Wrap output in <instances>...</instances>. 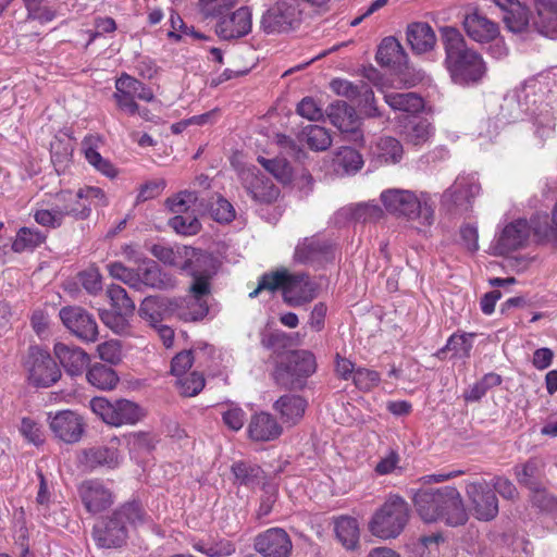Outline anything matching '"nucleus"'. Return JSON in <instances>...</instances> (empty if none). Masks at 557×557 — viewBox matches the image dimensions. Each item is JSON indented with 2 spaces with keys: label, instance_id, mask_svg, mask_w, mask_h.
<instances>
[{
  "label": "nucleus",
  "instance_id": "obj_38",
  "mask_svg": "<svg viewBox=\"0 0 557 557\" xmlns=\"http://www.w3.org/2000/svg\"><path fill=\"white\" fill-rule=\"evenodd\" d=\"M101 139L96 135H87L82 141V149L86 160L100 173L108 177H115L117 174L114 165L107 159H103L98 152Z\"/></svg>",
  "mask_w": 557,
  "mask_h": 557
},
{
  "label": "nucleus",
  "instance_id": "obj_42",
  "mask_svg": "<svg viewBox=\"0 0 557 557\" xmlns=\"http://www.w3.org/2000/svg\"><path fill=\"white\" fill-rule=\"evenodd\" d=\"M362 165V156L359 151L350 147H342L333 159L334 170L339 175L355 174Z\"/></svg>",
  "mask_w": 557,
  "mask_h": 557
},
{
  "label": "nucleus",
  "instance_id": "obj_49",
  "mask_svg": "<svg viewBox=\"0 0 557 557\" xmlns=\"http://www.w3.org/2000/svg\"><path fill=\"white\" fill-rule=\"evenodd\" d=\"M533 29L544 37L557 39V12L539 9L537 20L533 22Z\"/></svg>",
  "mask_w": 557,
  "mask_h": 557
},
{
  "label": "nucleus",
  "instance_id": "obj_27",
  "mask_svg": "<svg viewBox=\"0 0 557 557\" xmlns=\"http://www.w3.org/2000/svg\"><path fill=\"white\" fill-rule=\"evenodd\" d=\"M462 25L467 35L478 42H488L495 39L499 32L497 24L476 11L467 14Z\"/></svg>",
  "mask_w": 557,
  "mask_h": 557
},
{
  "label": "nucleus",
  "instance_id": "obj_48",
  "mask_svg": "<svg viewBox=\"0 0 557 557\" xmlns=\"http://www.w3.org/2000/svg\"><path fill=\"white\" fill-rule=\"evenodd\" d=\"M107 296L109 297L114 310L127 315H132L134 313L135 302L122 286L115 284L110 285L107 289Z\"/></svg>",
  "mask_w": 557,
  "mask_h": 557
},
{
  "label": "nucleus",
  "instance_id": "obj_47",
  "mask_svg": "<svg viewBox=\"0 0 557 557\" xmlns=\"http://www.w3.org/2000/svg\"><path fill=\"white\" fill-rule=\"evenodd\" d=\"M258 162L278 182L283 184L292 182L293 168L285 158L265 159L263 157H259Z\"/></svg>",
  "mask_w": 557,
  "mask_h": 557
},
{
  "label": "nucleus",
  "instance_id": "obj_40",
  "mask_svg": "<svg viewBox=\"0 0 557 557\" xmlns=\"http://www.w3.org/2000/svg\"><path fill=\"white\" fill-rule=\"evenodd\" d=\"M231 469L235 476V482L240 485L255 488L264 483V471L256 463L239 460L234 462Z\"/></svg>",
  "mask_w": 557,
  "mask_h": 557
},
{
  "label": "nucleus",
  "instance_id": "obj_28",
  "mask_svg": "<svg viewBox=\"0 0 557 557\" xmlns=\"http://www.w3.org/2000/svg\"><path fill=\"white\" fill-rule=\"evenodd\" d=\"M53 351L61 366L71 375L82 374L89 361L88 354L74 345L57 343Z\"/></svg>",
  "mask_w": 557,
  "mask_h": 557
},
{
  "label": "nucleus",
  "instance_id": "obj_64",
  "mask_svg": "<svg viewBox=\"0 0 557 557\" xmlns=\"http://www.w3.org/2000/svg\"><path fill=\"white\" fill-rule=\"evenodd\" d=\"M195 361L193 350H183L176 354L171 361V373L178 379L186 374Z\"/></svg>",
  "mask_w": 557,
  "mask_h": 557
},
{
  "label": "nucleus",
  "instance_id": "obj_62",
  "mask_svg": "<svg viewBox=\"0 0 557 557\" xmlns=\"http://www.w3.org/2000/svg\"><path fill=\"white\" fill-rule=\"evenodd\" d=\"M352 380L359 389L370 391L380 383L381 375L374 370L358 368L352 375Z\"/></svg>",
  "mask_w": 557,
  "mask_h": 557
},
{
  "label": "nucleus",
  "instance_id": "obj_23",
  "mask_svg": "<svg viewBox=\"0 0 557 557\" xmlns=\"http://www.w3.org/2000/svg\"><path fill=\"white\" fill-rule=\"evenodd\" d=\"M332 245L315 236L306 237L295 248L294 261L301 264H312L329 260Z\"/></svg>",
  "mask_w": 557,
  "mask_h": 557
},
{
  "label": "nucleus",
  "instance_id": "obj_1",
  "mask_svg": "<svg viewBox=\"0 0 557 557\" xmlns=\"http://www.w3.org/2000/svg\"><path fill=\"white\" fill-rule=\"evenodd\" d=\"M445 51V66L455 84L469 86L478 84L486 74L482 55L469 48L462 34L453 26L440 28Z\"/></svg>",
  "mask_w": 557,
  "mask_h": 557
},
{
  "label": "nucleus",
  "instance_id": "obj_26",
  "mask_svg": "<svg viewBox=\"0 0 557 557\" xmlns=\"http://www.w3.org/2000/svg\"><path fill=\"white\" fill-rule=\"evenodd\" d=\"M282 426L276 419L268 412L255 413L248 423V435L256 442H270L282 434Z\"/></svg>",
  "mask_w": 557,
  "mask_h": 557
},
{
  "label": "nucleus",
  "instance_id": "obj_8",
  "mask_svg": "<svg viewBox=\"0 0 557 557\" xmlns=\"http://www.w3.org/2000/svg\"><path fill=\"white\" fill-rule=\"evenodd\" d=\"M408 519V504L400 496L393 495L373 513L368 529L376 537L395 539L403 532Z\"/></svg>",
  "mask_w": 557,
  "mask_h": 557
},
{
  "label": "nucleus",
  "instance_id": "obj_17",
  "mask_svg": "<svg viewBox=\"0 0 557 557\" xmlns=\"http://www.w3.org/2000/svg\"><path fill=\"white\" fill-rule=\"evenodd\" d=\"M49 425L60 441L66 444L77 443L85 431L83 418L71 410L57 412L53 417L49 414Z\"/></svg>",
  "mask_w": 557,
  "mask_h": 557
},
{
  "label": "nucleus",
  "instance_id": "obj_13",
  "mask_svg": "<svg viewBox=\"0 0 557 557\" xmlns=\"http://www.w3.org/2000/svg\"><path fill=\"white\" fill-rule=\"evenodd\" d=\"M480 185L469 177H457L455 183L442 195V205L448 210L467 212L472 207V199L479 195Z\"/></svg>",
  "mask_w": 557,
  "mask_h": 557
},
{
  "label": "nucleus",
  "instance_id": "obj_56",
  "mask_svg": "<svg viewBox=\"0 0 557 557\" xmlns=\"http://www.w3.org/2000/svg\"><path fill=\"white\" fill-rule=\"evenodd\" d=\"M529 226L539 239H557V228L548 214H536Z\"/></svg>",
  "mask_w": 557,
  "mask_h": 557
},
{
  "label": "nucleus",
  "instance_id": "obj_18",
  "mask_svg": "<svg viewBox=\"0 0 557 557\" xmlns=\"http://www.w3.org/2000/svg\"><path fill=\"white\" fill-rule=\"evenodd\" d=\"M466 493L473 505L475 517L479 520L490 521L498 513V499L485 482L467 484Z\"/></svg>",
  "mask_w": 557,
  "mask_h": 557
},
{
  "label": "nucleus",
  "instance_id": "obj_20",
  "mask_svg": "<svg viewBox=\"0 0 557 557\" xmlns=\"http://www.w3.org/2000/svg\"><path fill=\"white\" fill-rule=\"evenodd\" d=\"M78 495L86 510L98 513L109 508L113 503L111 491L99 480H86L78 486Z\"/></svg>",
  "mask_w": 557,
  "mask_h": 557
},
{
  "label": "nucleus",
  "instance_id": "obj_9",
  "mask_svg": "<svg viewBox=\"0 0 557 557\" xmlns=\"http://www.w3.org/2000/svg\"><path fill=\"white\" fill-rule=\"evenodd\" d=\"M89 407L104 423L112 426L135 424L145 416L136 403L127 399L110 401L104 397H94L89 401Z\"/></svg>",
  "mask_w": 557,
  "mask_h": 557
},
{
  "label": "nucleus",
  "instance_id": "obj_12",
  "mask_svg": "<svg viewBox=\"0 0 557 557\" xmlns=\"http://www.w3.org/2000/svg\"><path fill=\"white\" fill-rule=\"evenodd\" d=\"M65 327L76 337L84 342H96L98 339V325L87 310L82 307H64L59 312Z\"/></svg>",
  "mask_w": 557,
  "mask_h": 557
},
{
  "label": "nucleus",
  "instance_id": "obj_11",
  "mask_svg": "<svg viewBox=\"0 0 557 557\" xmlns=\"http://www.w3.org/2000/svg\"><path fill=\"white\" fill-rule=\"evenodd\" d=\"M301 22V11L289 0H277L263 14L261 29L267 34H280L295 29Z\"/></svg>",
  "mask_w": 557,
  "mask_h": 557
},
{
  "label": "nucleus",
  "instance_id": "obj_57",
  "mask_svg": "<svg viewBox=\"0 0 557 557\" xmlns=\"http://www.w3.org/2000/svg\"><path fill=\"white\" fill-rule=\"evenodd\" d=\"M473 336V333L453 334L438 354L451 350L460 357H469L472 349L471 338Z\"/></svg>",
  "mask_w": 557,
  "mask_h": 557
},
{
  "label": "nucleus",
  "instance_id": "obj_60",
  "mask_svg": "<svg viewBox=\"0 0 557 557\" xmlns=\"http://www.w3.org/2000/svg\"><path fill=\"white\" fill-rule=\"evenodd\" d=\"M169 225L182 235H195L201 228V224L196 216L182 215L181 213L170 219Z\"/></svg>",
  "mask_w": 557,
  "mask_h": 557
},
{
  "label": "nucleus",
  "instance_id": "obj_10",
  "mask_svg": "<svg viewBox=\"0 0 557 557\" xmlns=\"http://www.w3.org/2000/svg\"><path fill=\"white\" fill-rule=\"evenodd\" d=\"M23 366L28 373L29 382L38 387H49L61 377V370L49 351L30 346L24 358Z\"/></svg>",
  "mask_w": 557,
  "mask_h": 557
},
{
  "label": "nucleus",
  "instance_id": "obj_34",
  "mask_svg": "<svg viewBox=\"0 0 557 557\" xmlns=\"http://www.w3.org/2000/svg\"><path fill=\"white\" fill-rule=\"evenodd\" d=\"M307 408L305 398L298 395H283L273 405V409L281 416L283 423L297 424L304 417Z\"/></svg>",
  "mask_w": 557,
  "mask_h": 557
},
{
  "label": "nucleus",
  "instance_id": "obj_51",
  "mask_svg": "<svg viewBox=\"0 0 557 557\" xmlns=\"http://www.w3.org/2000/svg\"><path fill=\"white\" fill-rule=\"evenodd\" d=\"M529 492V499L533 507L544 512L557 511V497L549 493L545 484Z\"/></svg>",
  "mask_w": 557,
  "mask_h": 557
},
{
  "label": "nucleus",
  "instance_id": "obj_54",
  "mask_svg": "<svg viewBox=\"0 0 557 557\" xmlns=\"http://www.w3.org/2000/svg\"><path fill=\"white\" fill-rule=\"evenodd\" d=\"M206 380L202 373L194 371L177 379V387L181 395L193 397L199 394L205 387Z\"/></svg>",
  "mask_w": 557,
  "mask_h": 557
},
{
  "label": "nucleus",
  "instance_id": "obj_24",
  "mask_svg": "<svg viewBox=\"0 0 557 557\" xmlns=\"http://www.w3.org/2000/svg\"><path fill=\"white\" fill-rule=\"evenodd\" d=\"M139 290L143 286L153 289L164 290L175 286V280L172 275L163 272L159 264L148 258H144L138 264Z\"/></svg>",
  "mask_w": 557,
  "mask_h": 557
},
{
  "label": "nucleus",
  "instance_id": "obj_2",
  "mask_svg": "<svg viewBox=\"0 0 557 557\" xmlns=\"http://www.w3.org/2000/svg\"><path fill=\"white\" fill-rule=\"evenodd\" d=\"M412 500L419 517L424 522L443 521L449 527H458L468 521L462 497L454 486L418 490Z\"/></svg>",
  "mask_w": 557,
  "mask_h": 557
},
{
  "label": "nucleus",
  "instance_id": "obj_6",
  "mask_svg": "<svg viewBox=\"0 0 557 557\" xmlns=\"http://www.w3.org/2000/svg\"><path fill=\"white\" fill-rule=\"evenodd\" d=\"M191 205L201 213L209 212L212 219L219 223H230L236 216L232 203L220 195L208 199L196 190L186 189L166 200L168 208L174 213H184Z\"/></svg>",
  "mask_w": 557,
  "mask_h": 557
},
{
  "label": "nucleus",
  "instance_id": "obj_3",
  "mask_svg": "<svg viewBox=\"0 0 557 557\" xmlns=\"http://www.w3.org/2000/svg\"><path fill=\"white\" fill-rule=\"evenodd\" d=\"M282 290L283 300L290 307H300L312 301L315 294V284L305 273L290 274L287 270L264 273L258 282L257 288L250 294V298L257 297L261 292Z\"/></svg>",
  "mask_w": 557,
  "mask_h": 557
},
{
  "label": "nucleus",
  "instance_id": "obj_19",
  "mask_svg": "<svg viewBox=\"0 0 557 557\" xmlns=\"http://www.w3.org/2000/svg\"><path fill=\"white\" fill-rule=\"evenodd\" d=\"M151 255L164 264L188 270L191 262H199L203 259V253L189 246H177L172 248L169 246L154 244L150 248Z\"/></svg>",
  "mask_w": 557,
  "mask_h": 557
},
{
  "label": "nucleus",
  "instance_id": "obj_39",
  "mask_svg": "<svg viewBox=\"0 0 557 557\" xmlns=\"http://www.w3.org/2000/svg\"><path fill=\"white\" fill-rule=\"evenodd\" d=\"M171 298L146 297L139 307V315L151 326H158L164 317L172 315Z\"/></svg>",
  "mask_w": 557,
  "mask_h": 557
},
{
  "label": "nucleus",
  "instance_id": "obj_61",
  "mask_svg": "<svg viewBox=\"0 0 557 557\" xmlns=\"http://www.w3.org/2000/svg\"><path fill=\"white\" fill-rule=\"evenodd\" d=\"M99 315L101 321L116 334L124 333L128 327V315L117 310L113 309V311H110L103 309L100 310Z\"/></svg>",
  "mask_w": 557,
  "mask_h": 557
},
{
  "label": "nucleus",
  "instance_id": "obj_16",
  "mask_svg": "<svg viewBox=\"0 0 557 557\" xmlns=\"http://www.w3.org/2000/svg\"><path fill=\"white\" fill-rule=\"evenodd\" d=\"M327 117L331 123L342 133L346 134L347 140L358 143L363 139L359 129V119L352 107L345 101L337 100L332 102L326 109Z\"/></svg>",
  "mask_w": 557,
  "mask_h": 557
},
{
  "label": "nucleus",
  "instance_id": "obj_5",
  "mask_svg": "<svg viewBox=\"0 0 557 557\" xmlns=\"http://www.w3.org/2000/svg\"><path fill=\"white\" fill-rule=\"evenodd\" d=\"M381 200L386 211L394 215L419 220L422 226L434 222V207L428 194L417 196L411 190L387 189L381 194Z\"/></svg>",
  "mask_w": 557,
  "mask_h": 557
},
{
  "label": "nucleus",
  "instance_id": "obj_31",
  "mask_svg": "<svg viewBox=\"0 0 557 557\" xmlns=\"http://www.w3.org/2000/svg\"><path fill=\"white\" fill-rule=\"evenodd\" d=\"M375 59L381 66L401 70L407 65L408 57L403 46L394 37H386L380 44Z\"/></svg>",
  "mask_w": 557,
  "mask_h": 557
},
{
  "label": "nucleus",
  "instance_id": "obj_21",
  "mask_svg": "<svg viewBox=\"0 0 557 557\" xmlns=\"http://www.w3.org/2000/svg\"><path fill=\"white\" fill-rule=\"evenodd\" d=\"M251 12L249 8L242 7L220 18L216 24V34L225 40L239 38L251 30Z\"/></svg>",
  "mask_w": 557,
  "mask_h": 557
},
{
  "label": "nucleus",
  "instance_id": "obj_52",
  "mask_svg": "<svg viewBox=\"0 0 557 557\" xmlns=\"http://www.w3.org/2000/svg\"><path fill=\"white\" fill-rule=\"evenodd\" d=\"M117 79L120 81V88H123L125 91L129 92L134 97V99H139L148 102L154 99L152 90L149 87H147L143 82L127 74H123Z\"/></svg>",
  "mask_w": 557,
  "mask_h": 557
},
{
  "label": "nucleus",
  "instance_id": "obj_55",
  "mask_svg": "<svg viewBox=\"0 0 557 557\" xmlns=\"http://www.w3.org/2000/svg\"><path fill=\"white\" fill-rule=\"evenodd\" d=\"M307 143L309 147L317 151H324L332 145V137L329 131L319 125H309L306 127Z\"/></svg>",
  "mask_w": 557,
  "mask_h": 557
},
{
  "label": "nucleus",
  "instance_id": "obj_59",
  "mask_svg": "<svg viewBox=\"0 0 557 557\" xmlns=\"http://www.w3.org/2000/svg\"><path fill=\"white\" fill-rule=\"evenodd\" d=\"M193 547L209 557L228 556L235 550L234 545L230 541L218 543L197 541Z\"/></svg>",
  "mask_w": 557,
  "mask_h": 557
},
{
  "label": "nucleus",
  "instance_id": "obj_29",
  "mask_svg": "<svg viewBox=\"0 0 557 557\" xmlns=\"http://www.w3.org/2000/svg\"><path fill=\"white\" fill-rule=\"evenodd\" d=\"M545 462L540 457H531L523 463L513 468V474L517 482L529 491L542 486L545 478Z\"/></svg>",
  "mask_w": 557,
  "mask_h": 557
},
{
  "label": "nucleus",
  "instance_id": "obj_58",
  "mask_svg": "<svg viewBox=\"0 0 557 557\" xmlns=\"http://www.w3.org/2000/svg\"><path fill=\"white\" fill-rule=\"evenodd\" d=\"M109 273L112 277L122 281L136 290H139V278L137 269H129L121 262H113L108 265Z\"/></svg>",
  "mask_w": 557,
  "mask_h": 557
},
{
  "label": "nucleus",
  "instance_id": "obj_4",
  "mask_svg": "<svg viewBox=\"0 0 557 557\" xmlns=\"http://www.w3.org/2000/svg\"><path fill=\"white\" fill-rule=\"evenodd\" d=\"M143 519L144 511L139 503H126L94 527L92 537L99 547H121L127 539V524L136 525Z\"/></svg>",
  "mask_w": 557,
  "mask_h": 557
},
{
  "label": "nucleus",
  "instance_id": "obj_41",
  "mask_svg": "<svg viewBox=\"0 0 557 557\" xmlns=\"http://www.w3.org/2000/svg\"><path fill=\"white\" fill-rule=\"evenodd\" d=\"M385 102L395 111L416 115L424 108L423 99L416 92H391L386 94Z\"/></svg>",
  "mask_w": 557,
  "mask_h": 557
},
{
  "label": "nucleus",
  "instance_id": "obj_46",
  "mask_svg": "<svg viewBox=\"0 0 557 557\" xmlns=\"http://www.w3.org/2000/svg\"><path fill=\"white\" fill-rule=\"evenodd\" d=\"M46 238L47 235L38 230L32 227H22L12 244V249L15 252L30 250L41 245Z\"/></svg>",
  "mask_w": 557,
  "mask_h": 557
},
{
  "label": "nucleus",
  "instance_id": "obj_43",
  "mask_svg": "<svg viewBox=\"0 0 557 557\" xmlns=\"http://www.w3.org/2000/svg\"><path fill=\"white\" fill-rule=\"evenodd\" d=\"M372 151L380 163H398L404 154L401 143L392 136L381 137Z\"/></svg>",
  "mask_w": 557,
  "mask_h": 557
},
{
  "label": "nucleus",
  "instance_id": "obj_7",
  "mask_svg": "<svg viewBox=\"0 0 557 557\" xmlns=\"http://www.w3.org/2000/svg\"><path fill=\"white\" fill-rule=\"evenodd\" d=\"M315 369V357L311 351L293 350L276 363L272 376L282 388L301 389Z\"/></svg>",
  "mask_w": 557,
  "mask_h": 557
},
{
  "label": "nucleus",
  "instance_id": "obj_35",
  "mask_svg": "<svg viewBox=\"0 0 557 557\" xmlns=\"http://www.w3.org/2000/svg\"><path fill=\"white\" fill-rule=\"evenodd\" d=\"M407 41L416 53H425L432 50L436 36L432 27L424 22L411 23L407 27Z\"/></svg>",
  "mask_w": 557,
  "mask_h": 557
},
{
  "label": "nucleus",
  "instance_id": "obj_14",
  "mask_svg": "<svg viewBox=\"0 0 557 557\" xmlns=\"http://www.w3.org/2000/svg\"><path fill=\"white\" fill-rule=\"evenodd\" d=\"M253 548L262 557H289L293 543L284 529L271 528L255 537Z\"/></svg>",
  "mask_w": 557,
  "mask_h": 557
},
{
  "label": "nucleus",
  "instance_id": "obj_45",
  "mask_svg": "<svg viewBox=\"0 0 557 557\" xmlns=\"http://www.w3.org/2000/svg\"><path fill=\"white\" fill-rule=\"evenodd\" d=\"M86 377L92 386L100 389H112L119 382V376L115 371L111 367L102 363L92 364Z\"/></svg>",
  "mask_w": 557,
  "mask_h": 557
},
{
  "label": "nucleus",
  "instance_id": "obj_63",
  "mask_svg": "<svg viewBox=\"0 0 557 557\" xmlns=\"http://www.w3.org/2000/svg\"><path fill=\"white\" fill-rule=\"evenodd\" d=\"M382 215V209L374 203H359L351 211V218L362 223L377 221Z\"/></svg>",
  "mask_w": 557,
  "mask_h": 557
},
{
  "label": "nucleus",
  "instance_id": "obj_37",
  "mask_svg": "<svg viewBox=\"0 0 557 557\" xmlns=\"http://www.w3.org/2000/svg\"><path fill=\"white\" fill-rule=\"evenodd\" d=\"M334 532L337 541L347 550H356L360 546V529L357 519L342 516L334 521Z\"/></svg>",
  "mask_w": 557,
  "mask_h": 557
},
{
  "label": "nucleus",
  "instance_id": "obj_33",
  "mask_svg": "<svg viewBox=\"0 0 557 557\" xmlns=\"http://www.w3.org/2000/svg\"><path fill=\"white\" fill-rule=\"evenodd\" d=\"M207 261H210V259L203 255V259L199 262H191L190 268L184 270L193 277V283L189 286L190 296L200 300H206L205 297L211 294L210 280L214 272L209 269H202V264Z\"/></svg>",
  "mask_w": 557,
  "mask_h": 557
},
{
  "label": "nucleus",
  "instance_id": "obj_22",
  "mask_svg": "<svg viewBox=\"0 0 557 557\" xmlns=\"http://www.w3.org/2000/svg\"><path fill=\"white\" fill-rule=\"evenodd\" d=\"M530 236V226L527 220L518 219L508 223L496 240L495 249L499 255H507L522 248Z\"/></svg>",
  "mask_w": 557,
  "mask_h": 557
},
{
  "label": "nucleus",
  "instance_id": "obj_15",
  "mask_svg": "<svg viewBox=\"0 0 557 557\" xmlns=\"http://www.w3.org/2000/svg\"><path fill=\"white\" fill-rule=\"evenodd\" d=\"M242 182L248 195L257 203L270 205L280 195V189L273 184L272 180L256 168L243 171Z\"/></svg>",
  "mask_w": 557,
  "mask_h": 557
},
{
  "label": "nucleus",
  "instance_id": "obj_53",
  "mask_svg": "<svg viewBox=\"0 0 557 557\" xmlns=\"http://www.w3.org/2000/svg\"><path fill=\"white\" fill-rule=\"evenodd\" d=\"M238 0H199V9L205 17L222 18L236 5Z\"/></svg>",
  "mask_w": 557,
  "mask_h": 557
},
{
  "label": "nucleus",
  "instance_id": "obj_44",
  "mask_svg": "<svg viewBox=\"0 0 557 557\" xmlns=\"http://www.w3.org/2000/svg\"><path fill=\"white\" fill-rule=\"evenodd\" d=\"M531 12L529 8L521 2L513 4V9L503 14V22L508 30L519 34L530 32L533 28V23H530Z\"/></svg>",
  "mask_w": 557,
  "mask_h": 557
},
{
  "label": "nucleus",
  "instance_id": "obj_50",
  "mask_svg": "<svg viewBox=\"0 0 557 557\" xmlns=\"http://www.w3.org/2000/svg\"><path fill=\"white\" fill-rule=\"evenodd\" d=\"M360 88V94L355 100L360 112L367 117H382L383 114L375 104L374 92L371 86L367 82L361 81Z\"/></svg>",
  "mask_w": 557,
  "mask_h": 557
},
{
  "label": "nucleus",
  "instance_id": "obj_32",
  "mask_svg": "<svg viewBox=\"0 0 557 557\" xmlns=\"http://www.w3.org/2000/svg\"><path fill=\"white\" fill-rule=\"evenodd\" d=\"M79 462L86 469L94 470L98 467L113 469L119 466V453L107 446H95L82 450Z\"/></svg>",
  "mask_w": 557,
  "mask_h": 557
},
{
  "label": "nucleus",
  "instance_id": "obj_25",
  "mask_svg": "<svg viewBox=\"0 0 557 557\" xmlns=\"http://www.w3.org/2000/svg\"><path fill=\"white\" fill-rule=\"evenodd\" d=\"M54 205L57 206V213L61 214L64 220L65 216H72L75 220L87 219L90 214V203H87L83 198V193L72 190H63L55 195Z\"/></svg>",
  "mask_w": 557,
  "mask_h": 557
},
{
  "label": "nucleus",
  "instance_id": "obj_30",
  "mask_svg": "<svg viewBox=\"0 0 557 557\" xmlns=\"http://www.w3.org/2000/svg\"><path fill=\"white\" fill-rule=\"evenodd\" d=\"M170 306H172V315L185 322L200 321L209 312L207 300H200L193 296L171 298Z\"/></svg>",
  "mask_w": 557,
  "mask_h": 557
},
{
  "label": "nucleus",
  "instance_id": "obj_36",
  "mask_svg": "<svg viewBox=\"0 0 557 557\" xmlns=\"http://www.w3.org/2000/svg\"><path fill=\"white\" fill-rule=\"evenodd\" d=\"M400 133L406 143L420 146L430 139L433 134V126L426 119L412 115L405 119Z\"/></svg>",
  "mask_w": 557,
  "mask_h": 557
}]
</instances>
